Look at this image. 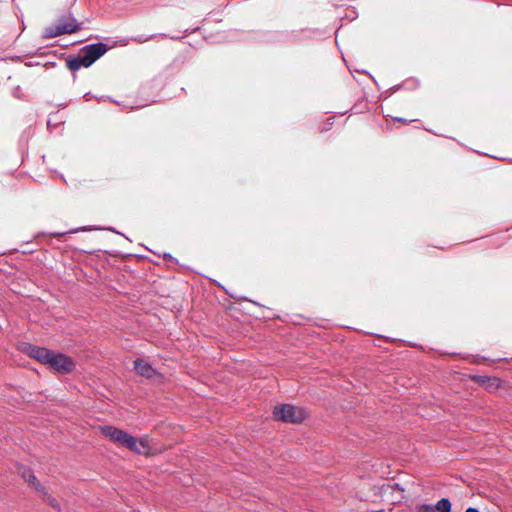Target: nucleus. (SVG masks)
Wrapping results in <instances>:
<instances>
[{"instance_id":"1","label":"nucleus","mask_w":512,"mask_h":512,"mask_svg":"<svg viewBox=\"0 0 512 512\" xmlns=\"http://www.w3.org/2000/svg\"><path fill=\"white\" fill-rule=\"evenodd\" d=\"M101 432L109 438L114 444L123 446L124 448H150L155 445L148 436L134 437L128 433L112 426L101 427Z\"/></svg>"},{"instance_id":"2","label":"nucleus","mask_w":512,"mask_h":512,"mask_svg":"<svg viewBox=\"0 0 512 512\" xmlns=\"http://www.w3.org/2000/svg\"><path fill=\"white\" fill-rule=\"evenodd\" d=\"M106 51L107 46L103 43L85 46L76 57L67 60V67L71 71H77L81 67H89L103 56Z\"/></svg>"},{"instance_id":"3","label":"nucleus","mask_w":512,"mask_h":512,"mask_svg":"<svg viewBox=\"0 0 512 512\" xmlns=\"http://www.w3.org/2000/svg\"><path fill=\"white\" fill-rule=\"evenodd\" d=\"M273 417L277 421L299 424L307 417V412L298 406L281 404L274 407Z\"/></svg>"},{"instance_id":"4","label":"nucleus","mask_w":512,"mask_h":512,"mask_svg":"<svg viewBox=\"0 0 512 512\" xmlns=\"http://www.w3.org/2000/svg\"><path fill=\"white\" fill-rule=\"evenodd\" d=\"M79 29V25L75 20H60L55 26L47 27L44 31L46 38H54L56 36L73 33Z\"/></svg>"},{"instance_id":"5","label":"nucleus","mask_w":512,"mask_h":512,"mask_svg":"<svg viewBox=\"0 0 512 512\" xmlns=\"http://www.w3.org/2000/svg\"><path fill=\"white\" fill-rule=\"evenodd\" d=\"M48 365L59 373H68L71 372L75 363L68 356L61 353L52 352Z\"/></svg>"},{"instance_id":"6","label":"nucleus","mask_w":512,"mask_h":512,"mask_svg":"<svg viewBox=\"0 0 512 512\" xmlns=\"http://www.w3.org/2000/svg\"><path fill=\"white\" fill-rule=\"evenodd\" d=\"M25 351L28 353L29 356L35 358L39 362L43 364H47L50 360L52 351L43 348V347H37L33 345H27L25 348Z\"/></svg>"},{"instance_id":"7","label":"nucleus","mask_w":512,"mask_h":512,"mask_svg":"<svg viewBox=\"0 0 512 512\" xmlns=\"http://www.w3.org/2000/svg\"><path fill=\"white\" fill-rule=\"evenodd\" d=\"M26 483L31 485L38 493H44L46 496V489L40 484L32 471L28 468H23L19 472Z\"/></svg>"},{"instance_id":"8","label":"nucleus","mask_w":512,"mask_h":512,"mask_svg":"<svg viewBox=\"0 0 512 512\" xmlns=\"http://www.w3.org/2000/svg\"><path fill=\"white\" fill-rule=\"evenodd\" d=\"M134 368L136 372L146 378H153L156 376V370L146 361L137 359L134 362Z\"/></svg>"},{"instance_id":"9","label":"nucleus","mask_w":512,"mask_h":512,"mask_svg":"<svg viewBox=\"0 0 512 512\" xmlns=\"http://www.w3.org/2000/svg\"><path fill=\"white\" fill-rule=\"evenodd\" d=\"M437 512H450L451 503L448 499L442 498L435 505Z\"/></svg>"},{"instance_id":"10","label":"nucleus","mask_w":512,"mask_h":512,"mask_svg":"<svg viewBox=\"0 0 512 512\" xmlns=\"http://www.w3.org/2000/svg\"><path fill=\"white\" fill-rule=\"evenodd\" d=\"M41 495V497L43 498V500L48 503L50 506L56 508L58 507V503L57 501L55 500L54 497H52L47 491H46V496L44 495V493H39Z\"/></svg>"},{"instance_id":"11","label":"nucleus","mask_w":512,"mask_h":512,"mask_svg":"<svg viewBox=\"0 0 512 512\" xmlns=\"http://www.w3.org/2000/svg\"><path fill=\"white\" fill-rule=\"evenodd\" d=\"M422 512H437V510L435 506L425 505L422 507Z\"/></svg>"},{"instance_id":"12","label":"nucleus","mask_w":512,"mask_h":512,"mask_svg":"<svg viewBox=\"0 0 512 512\" xmlns=\"http://www.w3.org/2000/svg\"><path fill=\"white\" fill-rule=\"evenodd\" d=\"M100 228H92V227H88V226H84V227H81L79 229H76L74 230L73 232H78V231H91V230H99Z\"/></svg>"},{"instance_id":"13","label":"nucleus","mask_w":512,"mask_h":512,"mask_svg":"<svg viewBox=\"0 0 512 512\" xmlns=\"http://www.w3.org/2000/svg\"><path fill=\"white\" fill-rule=\"evenodd\" d=\"M488 382H491V385L498 386L499 385V379L498 378H488Z\"/></svg>"},{"instance_id":"14","label":"nucleus","mask_w":512,"mask_h":512,"mask_svg":"<svg viewBox=\"0 0 512 512\" xmlns=\"http://www.w3.org/2000/svg\"><path fill=\"white\" fill-rule=\"evenodd\" d=\"M466 512H479V511L477 509H475V508H468L466 510Z\"/></svg>"},{"instance_id":"15","label":"nucleus","mask_w":512,"mask_h":512,"mask_svg":"<svg viewBox=\"0 0 512 512\" xmlns=\"http://www.w3.org/2000/svg\"><path fill=\"white\" fill-rule=\"evenodd\" d=\"M395 120H397V121H399V122L407 123V120L402 119V118H396Z\"/></svg>"},{"instance_id":"16","label":"nucleus","mask_w":512,"mask_h":512,"mask_svg":"<svg viewBox=\"0 0 512 512\" xmlns=\"http://www.w3.org/2000/svg\"><path fill=\"white\" fill-rule=\"evenodd\" d=\"M64 233H56L55 236H61L63 235Z\"/></svg>"}]
</instances>
